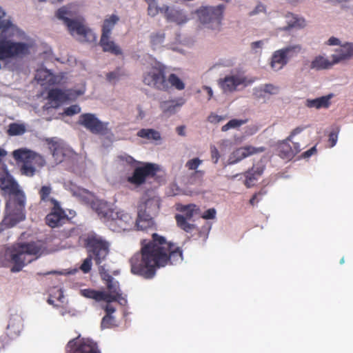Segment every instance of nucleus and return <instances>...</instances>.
<instances>
[{"mask_svg":"<svg viewBox=\"0 0 353 353\" xmlns=\"http://www.w3.org/2000/svg\"><path fill=\"white\" fill-rule=\"evenodd\" d=\"M333 97V94H329L326 96H323L313 99H308L305 101V105L310 108H328L331 105L330 100Z\"/></svg>","mask_w":353,"mask_h":353,"instance_id":"25","label":"nucleus"},{"mask_svg":"<svg viewBox=\"0 0 353 353\" xmlns=\"http://www.w3.org/2000/svg\"><path fill=\"white\" fill-rule=\"evenodd\" d=\"M56 17L59 19L63 20L71 34H76L82 37L85 41H95L96 35L90 29L86 28L80 21L69 18L72 17V13L68 7L63 6L59 8L56 12Z\"/></svg>","mask_w":353,"mask_h":353,"instance_id":"5","label":"nucleus"},{"mask_svg":"<svg viewBox=\"0 0 353 353\" xmlns=\"http://www.w3.org/2000/svg\"><path fill=\"white\" fill-rule=\"evenodd\" d=\"M245 123H246V120L236 119H231L225 125L222 126L221 130L223 132H226L231 128H237Z\"/></svg>","mask_w":353,"mask_h":353,"instance_id":"42","label":"nucleus"},{"mask_svg":"<svg viewBox=\"0 0 353 353\" xmlns=\"http://www.w3.org/2000/svg\"><path fill=\"white\" fill-rule=\"evenodd\" d=\"M80 294L85 298L92 299L98 302L101 301H105L106 299L110 298L106 292L90 288L81 290Z\"/></svg>","mask_w":353,"mask_h":353,"instance_id":"30","label":"nucleus"},{"mask_svg":"<svg viewBox=\"0 0 353 353\" xmlns=\"http://www.w3.org/2000/svg\"><path fill=\"white\" fill-rule=\"evenodd\" d=\"M210 152L212 159L214 161V163H216L219 159L220 154L218 149L214 145L210 146Z\"/></svg>","mask_w":353,"mask_h":353,"instance_id":"59","label":"nucleus"},{"mask_svg":"<svg viewBox=\"0 0 353 353\" xmlns=\"http://www.w3.org/2000/svg\"><path fill=\"white\" fill-rule=\"evenodd\" d=\"M125 74L124 71L121 68H117L115 70L107 73L106 79L109 82L112 83L119 80L121 77Z\"/></svg>","mask_w":353,"mask_h":353,"instance_id":"43","label":"nucleus"},{"mask_svg":"<svg viewBox=\"0 0 353 353\" xmlns=\"http://www.w3.org/2000/svg\"><path fill=\"white\" fill-rule=\"evenodd\" d=\"M352 57H353V44L347 43L336 50L332 58L334 59V63L336 64L342 61L349 59Z\"/></svg>","mask_w":353,"mask_h":353,"instance_id":"26","label":"nucleus"},{"mask_svg":"<svg viewBox=\"0 0 353 353\" xmlns=\"http://www.w3.org/2000/svg\"><path fill=\"white\" fill-rule=\"evenodd\" d=\"M14 159L23 163L21 168V174L27 176H32L36 172L35 164L41 159L37 153L26 150H16L12 153Z\"/></svg>","mask_w":353,"mask_h":353,"instance_id":"11","label":"nucleus"},{"mask_svg":"<svg viewBox=\"0 0 353 353\" xmlns=\"http://www.w3.org/2000/svg\"><path fill=\"white\" fill-rule=\"evenodd\" d=\"M294 21L292 23H289L291 28H303L305 26V21L303 19L293 18Z\"/></svg>","mask_w":353,"mask_h":353,"instance_id":"57","label":"nucleus"},{"mask_svg":"<svg viewBox=\"0 0 353 353\" xmlns=\"http://www.w3.org/2000/svg\"><path fill=\"white\" fill-rule=\"evenodd\" d=\"M48 99L50 100L63 103L68 100V95L59 88H53L48 92Z\"/></svg>","mask_w":353,"mask_h":353,"instance_id":"35","label":"nucleus"},{"mask_svg":"<svg viewBox=\"0 0 353 353\" xmlns=\"http://www.w3.org/2000/svg\"><path fill=\"white\" fill-rule=\"evenodd\" d=\"M92 208L94 209L100 219H103V222L107 224L108 219H110L112 213L114 211L110 209L106 203L101 201L94 203Z\"/></svg>","mask_w":353,"mask_h":353,"instance_id":"29","label":"nucleus"},{"mask_svg":"<svg viewBox=\"0 0 353 353\" xmlns=\"http://www.w3.org/2000/svg\"><path fill=\"white\" fill-rule=\"evenodd\" d=\"M176 210L183 213V214H177L175 215L177 226L186 232H192L195 226L194 224L190 223L188 220H191L194 216H200V208L194 203L177 204Z\"/></svg>","mask_w":353,"mask_h":353,"instance_id":"10","label":"nucleus"},{"mask_svg":"<svg viewBox=\"0 0 353 353\" xmlns=\"http://www.w3.org/2000/svg\"><path fill=\"white\" fill-rule=\"evenodd\" d=\"M184 101L182 99L179 101L176 100L164 101L160 103V108L165 114L171 115L176 112L178 109L183 105Z\"/></svg>","mask_w":353,"mask_h":353,"instance_id":"27","label":"nucleus"},{"mask_svg":"<svg viewBox=\"0 0 353 353\" xmlns=\"http://www.w3.org/2000/svg\"><path fill=\"white\" fill-rule=\"evenodd\" d=\"M156 172L157 168L154 164L145 163L143 166L136 168L132 176L128 177L127 181L139 187L145 183L148 177L154 176Z\"/></svg>","mask_w":353,"mask_h":353,"instance_id":"16","label":"nucleus"},{"mask_svg":"<svg viewBox=\"0 0 353 353\" xmlns=\"http://www.w3.org/2000/svg\"><path fill=\"white\" fill-rule=\"evenodd\" d=\"M262 88L266 94H276L279 92V88L276 86H274L272 84L268 83L262 85Z\"/></svg>","mask_w":353,"mask_h":353,"instance_id":"52","label":"nucleus"},{"mask_svg":"<svg viewBox=\"0 0 353 353\" xmlns=\"http://www.w3.org/2000/svg\"><path fill=\"white\" fill-rule=\"evenodd\" d=\"M84 246L88 256H92L97 265H100L110 252V243L102 236L90 234L84 239Z\"/></svg>","mask_w":353,"mask_h":353,"instance_id":"6","label":"nucleus"},{"mask_svg":"<svg viewBox=\"0 0 353 353\" xmlns=\"http://www.w3.org/2000/svg\"><path fill=\"white\" fill-rule=\"evenodd\" d=\"M288 137L279 142L276 146L277 154L283 159L290 160L301 151V145L299 143H292V146L290 145Z\"/></svg>","mask_w":353,"mask_h":353,"instance_id":"17","label":"nucleus"},{"mask_svg":"<svg viewBox=\"0 0 353 353\" xmlns=\"http://www.w3.org/2000/svg\"><path fill=\"white\" fill-rule=\"evenodd\" d=\"M225 8V6L222 4L216 6H203L196 11V13L201 23L205 28L219 31L221 28Z\"/></svg>","mask_w":353,"mask_h":353,"instance_id":"7","label":"nucleus"},{"mask_svg":"<svg viewBox=\"0 0 353 353\" xmlns=\"http://www.w3.org/2000/svg\"><path fill=\"white\" fill-rule=\"evenodd\" d=\"M52 188L49 185H43L39 190L40 203L45 206L51 207L59 203L55 199L50 196Z\"/></svg>","mask_w":353,"mask_h":353,"instance_id":"28","label":"nucleus"},{"mask_svg":"<svg viewBox=\"0 0 353 353\" xmlns=\"http://www.w3.org/2000/svg\"><path fill=\"white\" fill-rule=\"evenodd\" d=\"M304 130L303 127H297L294 128L290 133V134L288 137V141H292L293 137L296 134L301 133Z\"/></svg>","mask_w":353,"mask_h":353,"instance_id":"61","label":"nucleus"},{"mask_svg":"<svg viewBox=\"0 0 353 353\" xmlns=\"http://www.w3.org/2000/svg\"><path fill=\"white\" fill-rule=\"evenodd\" d=\"M157 3H152V4L150 3L148 5V14L150 17H154L156 15H157L159 12L161 13L162 7H159Z\"/></svg>","mask_w":353,"mask_h":353,"instance_id":"50","label":"nucleus"},{"mask_svg":"<svg viewBox=\"0 0 353 353\" xmlns=\"http://www.w3.org/2000/svg\"><path fill=\"white\" fill-rule=\"evenodd\" d=\"M316 152V146H313L308 150L302 153L301 157L305 159L308 158V157H311L312 155L314 154Z\"/></svg>","mask_w":353,"mask_h":353,"instance_id":"64","label":"nucleus"},{"mask_svg":"<svg viewBox=\"0 0 353 353\" xmlns=\"http://www.w3.org/2000/svg\"><path fill=\"white\" fill-rule=\"evenodd\" d=\"M93 259V257L92 256H87L86 259H84L82 264L80 266V270L83 273H88L92 268V260Z\"/></svg>","mask_w":353,"mask_h":353,"instance_id":"47","label":"nucleus"},{"mask_svg":"<svg viewBox=\"0 0 353 353\" xmlns=\"http://www.w3.org/2000/svg\"><path fill=\"white\" fill-rule=\"evenodd\" d=\"M9 341V337L7 334L0 336V351L6 347Z\"/></svg>","mask_w":353,"mask_h":353,"instance_id":"62","label":"nucleus"},{"mask_svg":"<svg viewBox=\"0 0 353 353\" xmlns=\"http://www.w3.org/2000/svg\"><path fill=\"white\" fill-rule=\"evenodd\" d=\"M224 119V117L218 114L212 113L209 115L208 120L210 123H217Z\"/></svg>","mask_w":353,"mask_h":353,"instance_id":"60","label":"nucleus"},{"mask_svg":"<svg viewBox=\"0 0 353 353\" xmlns=\"http://www.w3.org/2000/svg\"><path fill=\"white\" fill-rule=\"evenodd\" d=\"M26 132V128L23 124L12 123L9 125L8 134L10 136L21 135Z\"/></svg>","mask_w":353,"mask_h":353,"instance_id":"40","label":"nucleus"},{"mask_svg":"<svg viewBox=\"0 0 353 353\" xmlns=\"http://www.w3.org/2000/svg\"><path fill=\"white\" fill-rule=\"evenodd\" d=\"M334 64L333 59L330 61L327 58L319 55L316 57L311 62L310 68L316 70H326L330 68Z\"/></svg>","mask_w":353,"mask_h":353,"instance_id":"31","label":"nucleus"},{"mask_svg":"<svg viewBox=\"0 0 353 353\" xmlns=\"http://www.w3.org/2000/svg\"><path fill=\"white\" fill-rule=\"evenodd\" d=\"M46 250L44 243L40 241L23 243L14 248L10 254L12 272H18L34 259H38Z\"/></svg>","mask_w":353,"mask_h":353,"instance_id":"3","label":"nucleus"},{"mask_svg":"<svg viewBox=\"0 0 353 353\" xmlns=\"http://www.w3.org/2000/svg\"><path fill=\"white\" fill-rule=\"evenodd\" d=\"M265 12V6L261 3H259L255 7L254 10L251 12V14H256L259 12Z\"/></svg>","mask_w":353,"mask_h":353,"instance_id":"63","label":"nucleus"},{"mask_svg":"<svg viewBox=\"0 0 353 353\" xmlns=\"http://www.w3.org/2000/svg\"><path fill=\"white\" fill-rule=\"evenodd\" d=\"M301 50V46L295 45L275 51L272 57V68L274 70H281L287 64L288 59L300 52Z\"/></svg>","mask_w":353,"mask_h":353,"instance_id":"15","label":"nucleus"},{"mask_svg":"<svg viewBox=\"0 0 353 353\" xmlns=\"http://www.w3.org/2000/svg\"><path fill=\"white\" fill-rule=\"evenodd\" d=\"M5 15L0 8V60L28 56L34 46V41L10 19H5Z\"/></svg>","mask_w":353,"mask_h":353,"instance_id":"2","label":"nucleus"},{"mask_svg":"<svg viewBox=\"0 0 353 353\" xmlns=\"http://www.w3.org/2000/svg\"><path fill=\"white\" fill-rule=\"evenodd\" d=\"M106 225L111 230L118 232L130 230L132 227H136L131 215L123 211L113 212Z\"/></svg>","mask_w":353,"mask_h":353,"instance_id":"13","label":"nucleus"},{"mask_svg":"<svg viewBox=\"0 0 353 353\" xmlns=\"http://www.w3.org/2000/svg\"><path fill=\"white\" fill-rule=\"evenodd\" d=\"M216 210L214 208H210L206 210L203 214H201L200 216L204 219H213L216 216Z\"/></svg>","mask_w":353,"mask_h":353,"instance_id":"54","label":"nucleus"},{"mask_svg":"<svg viewBox=\"0 0 353 353\" xmlns=\"http://www.w3.org/2000/svg\"><path fill=\"white\" fill-rule=\"evenodd\" d=\"M161 13L168 21H174L178 24L183 23L187 21L186 17L180 10L170 8L168 6H162Z\"/></svg>","mask_w":353,"mask_h":353,"instance_id":"23","label":"nucleus"},{"mask_svg":"<svg viewBox=\"0 0 353 353\" xmlns=\"http://www.w3.org/2000/svg\"><path fill=\"white\" fill-rule=\"evenodd\" d=\"M108 295L110 296V298L105 299V302L108 303H110L113 301H117L121 305H125L127 304V299H125V296H123L121 292H119L118 295H110L108 294Z\"/></svg>","mask_w":353,"mask_h":353,"instance_id":"44","label":"nucleus"},{"mask_svg":"<svg viewBox=\"0 0 353 353\" xmlns=\"http://www.w3.org/2000/svg\"><path fill=\"white\" fill-rule=\"evenodd\" d=\"M166 88L163 91H168L171 88H174L178 90H182L185 88V83L183 81L175 74H170L168 78L165 77Z\"/></svg>","mask_w":353,"mask_h":353,"instance_id":"32","label":"nucleus"},{"mask_svg":"<svg viewBox=\"0 0 353 353\" xmlns=\"http://www.w3.org/2000/svg\"><path fill=\"white\" fill-rule=\"evenodd\" d=\"M0 188L9 194L17 192L19 185L10 175L5 165L0 170Z\"/></svg>","mask_w":353,"mask_h":353,"instance_id":"20","label":"nucleus"},{"mask_svg":"<svg viewBox=\"0 0 353 353\" xmlns=\"http://www.w3.org/2000/svg\"><path fill=\"white\" fill-rule=\"evenodd\" d=\"M107 288L109 292H107L108 294L114 295L121 292L119 283L118 281L114 280L106 284Z\"/></svg>","mask_w":353,"mask_h":353,"instance_id":"46","label":"nucleus"},{"mask_svg":"<svg viewBox=\"0 0 353 353\" xmlns=\"http://www.w3.org/2000/svg\"><path fill=\"white\" fill-rule=\"evenodd\" d=\"M21 327V318L19 316L14 315L10 318L7 328L13 329L14 332H19Z\"/></svg>","mask_w":353,"mask_h":353,"instance_id":"41","label":"nucleus"},{"mask_svg":"<svg viewBox=\"0 0 353 353\" xmlns=\"http://www.w3.org/2000/svg\"><path fill=\"white\" fill-rule=\"evenodd\" d=\"M65 353H101V352L97 343L94 341L77 337L68 343Z\"/></svg>","mask_w":353,"mask_h":353,"instance_id":"14","label":"nucleus"},{"mask_svg":"<svg viewBox=\"0 0 353 353\" xmlns=\"http://www.w3.org/2000/svg\"><path fill=\"white\" fill-rule=\"evenodd\" d=\"M50 149L54 160L58 163L62 162L65 156L63 148L55 142L52 144Z\"/></svg>","mask_w":353,"mask_h":353,"instance_id":"39","label":"nucleus"},{"mask_svg":"<svg viewBox=\"0 0 353 353\" xmlns=\"http://www.w3.org/2000/svg\"><path fill=\"white\" fill-rule=\"evenodd\" d=\"M266 192L265 190H261L259 191V192L257 193H255L252 197L250 199V203L252 205H255L256 203H257L260 199L264 196Z\"/></svg>","mask_w":353,"mask_h":353,"instance_id":"55","label":"nucleus"},{"mask_svg":"<svg viewBox=\"0 0 353 353\" xmlns=\"http://www.w3.org/2000/svg\"><path fill=\"white\" fill-rule=\"evenodd\" d=\"M99 272L102 279L105 281V284L114 280V278L105 270L103 266L100 267Z\"/></svg>","mask_w":353,"mask_h":353,"instance_id":"53","label":"nucleus"},{"mask_svg":"<svg viewBox=\"0 0 353 353\" xmlns=\"http://www.w3.org/2000/svg\"><path fill=\"white\" fill-rule=\"evenodd\" d=\"M50 212L46 217V222L51 228H56L62 224L64 220L68 219L67 214L61 208L59 203L49 207Z\"/></svg>","mask_w":353,"mask_h":353,"instance_id":"19","label":"nucleus"},{"mask_svg":"<svg viewBox=\"0 0 353 353\" xmlns=\"http://www.w3.org/2000/svg\"><path fill=\"white\" fill-rule=\"evenodd\" d=\"M81 112V108L78 105H72L64 110L63 114L72 116Z\"/></svg>","mask_w":353,"mask_h":353,"instance_id":"51","label":"nucleus"},{"mask_svg":"<svg viewBox=\"0 0 353 353\" xmlns=\"http://www.w3.org/2000/svg\"><path fill=\"white\" fill-rule=\"evenodd\" d=\"M203 161L196 157L188 160L185 163V168L192 172L198 171L197 168L202 163Z\"/></svg>","mask_w":353,"mask_h":353,"instance_id":"45","label":"nucleus"},{"mask_svg":"<svg viewBox=\"0 0 353 353\" xmlns=\"http://www.w3.org/2000/svg\"><path fill=\"white\" fill-rule=\"evenodd\" d=\"M339 129L332 131L329 134V142L330 143V147H333L336 145L338 139Z\"/></svg>","mask_w":353,"mask_h":353,"instance_id":"56","label":"nucleus"},{"mask_svg":"<svg viewBox=\"0 0 353 353\" xmlns=\"http://www.w3.org/2000/svg\"><path fill=\"white\" fill-rule=\"evenodd\" d=\"M245 78L239 75L226 76L219 80V85L224 92H232L236 88L245 83Z\"/></svg>","mask_w":353,"mask_h":353,"instance_id":"22","label":"nucleus"},{"mask_svg":"<svg viewBox=\"0 0 353 353\" xmlns=\"http://www.w3.org/2000/svg\"><path fill=\"white\" fill-rule=\"evenodd\" d=\"M114 324V318L112 315H105L103 317L101 323V327L103 329L110 328Z\"/></svg>","mask_w":353,"mask_h":353,"instance_id":"49","label":"nucleus"},{"mask_svg":"<svg viewBox=\"0 0 353 353\" xmlns=\"http://www.w3.org/2000/svg\"><path fill=\"white\" fill-rule=\"evenodd\" d=\"M137 136L148 140L159 141L161 139L160 133L154 129H141L137 132Z\"/></svg>","mask_w":353,"mask_h":353,"instance_id":"37","label":"nucleus"},{"mask_svg":"<svg viewBox=\"0 0 353 353\" xmlns=\"http://www.w3.org/2000/svg\"><path fill=\"white\" fill-rule=\"evenodd\" d=\"M265 150L264 147L255 148L251 145L237 148L230 156L228 163L235 164L250 155L263 152Z\"/></svg>","mask_w":353,"mask_h":353,"instance_id":"18","label":"nucleus"},{"mask_svg":"<svg viewBox=\"0 0 353 353\" xmlns=\"http://www.w3.org/2000/svg\"><path fill=\"white\" fill-rule=\"evenodd\" d=\"M78 123L92 134L105 135L110 133L108 122L100 121L95 114L92 113H84L80 115Z\"/></svg>","mask_w":353,"mask_h":353,"instance_id":"12","label":"nucleus"},{"mask_svg":"<svg viewBox=\"0 0 353 353\" xmlns=\"http://www.w3.org/2000/svg\"><path fill=\"white\" fill-rule=\"evenodd\" d=\"M118 159L123 163H125L129 165H134L135 164L140 163L139 161H136L132 157L128 155L127 154H121L118 157Z\"/></svg>","mask_w":353,"mask_h":353,"instance_id":"48","label":"nucleus"},{"mask_svg":"<svg viewBox=\"0 0 353 353\" xmlns=\"http://www.w3.org/2000/svg\"><path fill=\"white\" fill-rule=\"evenodd\" d=\"M203 170L192 172L181 176V181L185 185H193L200 181L204 176Z\"/></svg>","mask_w":353,"mask_h":353,"instance_id":"33","label":"nucleus"},{"mask_svg":"<svg viewBox=\"0 0 353 353\" xmlns=\"http://www.w3.org/2000/svg\"><path fill=\"white\" fill-rule=\"evenodd\" d=\"M265 165L262 161H258L245 173V180L244 182L247 188H251L263 174Z\"/></svg>","mask_w":353,"mask_h":353,"instance_id":"21","label":"nucleus"},{"mask_svg":"<svg viewBox=\"0 0 353 353\" xmlns=\"http://www.w3.org/2000/svg\"><path fill=\"white\" fill-rule=\"evenodd\" d=\"M143 83L152 88L163 91L167 86L165 65L157 63L148 68L143 74Z\"/></svg>","mask_w":353,"mask_h":353,"instance_id":"9","label":"nucleus"},{"mask_svg":"<svg viewBox=\"0 0 353 353\" xmlns=\"http://www.w3.org/2000/svg\"><path fill=\"white\" fill-rule=\"evenodd\" d=\"M183 260L181 248L157 233L143 239L141 249L130 259L131 272L145 279H153L159 268L176 265Z\"/></svg>","mask_w":353,"mask_h":353,"instance_id":"1","label":"nucleus"},{"mask_svg":"<svg viewBox=\"0 0 353 353\" xmlns=\"http://www.w3.org/2000/svg\"><path fill=\"white\" fill-rule=\"evenodd\" d=\"M35 79L41 85L50 83L52 80V75L51 72L46 69H39L36 72Z\"/></svg>","mask_w":353,"mask_h":353,"instance_id":"36","label":"nucleus"},{"mask_svg":"<svg viewBox=\"0 0 353 353\" xmlns=\"http://www.w3.org/2000/svg\"><path fill=\"white\" fill-rule=\"evenodd\" d=\"M119 21V18L116 14H112L108 18H106L102 26L101 35L110 36L112 29Z\"/></svg>","mask_w":353,"mask_h":353,"instance_id":"34","label":"nucleus"},{"mask_svg":"<svg viewBox=\"0 0 353 353\" xmlns=\"http://www.w3.org/2000/svg\"><path fill=\"white\" fill-rule=\"evenodd\" d=\"M99 45L103 52H110L114 55L122 54L120 47L116 45L113 41L110 40V36L109 35H101Z\"/></svg>","mask_w":353,"mask_h":353,"instance_id":"24","label":"nucleus"},{"mask_svg":"<svg viewBox=\"0 0 353 353\" xmlns=\"http://www.w3.org/2000/svg\"><path fill=\"white\" fill-rule=\"evenodd\" d=\"M161 199L159 196L145 194L140 199L137 205V219L135 226L137 230H145L154 225L153 217L160 210Z\"/></svg>","mask_w":353,"mask_h":353,"instance_id":"4","label":"nucleus"},{"mask_svg":"<svg viewBox=\"0 0 353 353\" xmlns=\"http://www.w3.org/2000/svg\"><path fill=\"white\" fill-rule=\"evenodd\" d=\"M13 196L6 203V208L9 210V214L4 219V221H10L12 226L26 219L25 204L26 196L19 189L17 192H12Z\"/></svg>","mask_w":353,"mask_h":353,"instance_id":"8","label":"nucleus"},{"mask_svg":"<svg viewBox=\"0 0 353 353\" xmlns=\"http://www.w3.org/2000/svg\"><path fill=\"white\" fill-rule=\"evenodd\" d=\"M165 40V33L163 31L153 32L150 34V42L153 49L161 46Z\"/></svg>","mask_w":353,"mask_h":353,"instance_id":"38","label":"nucleus"},{"mask_svg":"<svg viewBox=\"0 0 353 353\" xmlns=\"http://www.w3.org/2000/svg\"><path fill=\"white\" fill-rule=\"evenodd\" d=\"M265 94L266 93H265L262 86L258 87V88H255L253 90V95H254V98L256 99H260L265 98Z\"/></svg>","mask_w":353,"mask_h":353,"instance_id":"58","label":"nucleus"}]
</instances>
